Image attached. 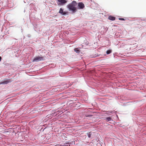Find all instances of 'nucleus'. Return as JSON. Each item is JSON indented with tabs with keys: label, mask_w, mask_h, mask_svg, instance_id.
I'll return each mask as SVG.
<instances>
[{
	"label": "nucleus",
	"mask_w": 146,
	"mask_h": 146,
	"mask_svg": "<svg viewBox=\"0 0 146 146\" xmlns=\"http://www.w3.org/2000/svg\"><path fill=\"white\" fill-rule=\"evenodd\" d=\"M107 112H109V113H112V111H107Z\"/></svg>",
	"instance_id": "nucleus-13"
},
{
	"label": "nucleus",
	"mask_w": 146,
	"mask_h": 146,
	"mask_svg": "<svg viewBox=\"0 0 146 146\" xmlns=\"http://www.w3.org/2000/svg\"><path fill=\"white\" fill-rule=\"evenodd\" d=\"M112 52V50H108L106 51V53L108 54H110Z\"/></svg>",
	"instance_id": "nucleus-10"
},
{
	"label": "nucleus",
	"mask_w": 146,
	"mask_h": 146,
	"mask_svg": "<svg viewBox=\"0 0 146 146\" xmlns=\"http://www.w3.org/2000/svg\"><path fill=\"white\" fill-rule=\"evenodd\" d=\"M74 50L77 53H79L80 52V50L78 49V48H75Z\"/></svg>",
	"instance_id": "nucleus-8"
},
{
	"label": "nucleus",
	"mask_w": 146,
	"mask_h": 146,
	"mask_svg": "<svg viewBox=\"0 0 146 146\" xmlns=\"http://www.w3.org/2000/svg\"><path fill=\"white\" fill-rule=\"evenodd\" d=\"M108 19L112 21H114L115 20V18L113 17L110 16L108 17Z\"/></svg>",
	"instance_id": "nucleus-7"
},
{
	"label": "nucleus",
	"mask_w": 146,
	"mask_h": 146,
	"mask_svg": "<svg viewBox=\"0 0 146 146\" xmlns=\"http://www.w3.org/2000/svg\"><path fill=\"white\" fill-rule=\"evenodd\" d=\"M57 1L58 2V4L60 5H64L67 2V1L65 0H57Z\"/></svg>",
	"instance_id": "nucleus-4"
},
{
	"label": "nucleus",
	"mask_w": 146,
	"mask_h": 146,
	"mask_svg": "<svg viewBox=\"0 0 146 146\" xmlns=\"http://www.w3.org/2000/svg\"><path fill=\"white\" fill-rule=\"evenodd\" d=\"M119 20H123V21L125 20V19H124L122 18H119Z\"/></svg>",
	"instance_id": "nucleus-12"
},
{
	"label": "nucleus",
	"mask_w": 146,
	"mask_h": 146,
	"mask_svg": "<svg viewBox=\"0 0 146 146\" xmlns=\"http://www.w3.org/2000/svg\"><path fill=\"white\" fill-rule=\"evenodd\" d=\"M92 134V133L91 132H90L87 133V135L89 138H90L91 137Z\"/></svg>",
	"instance_id": "nucleus-11"
},
{
	"label": "nucleus",
	"mask_w": 146,
	"mask_h": 146,
	"mask_svg": "<svg viewBox=\"0 0 146 146\" xmlns=\"http://www.w3.org/2000/svg\"><path fill=\"white\" fill-rule=\"evenodd\" d=\"M77 5V3L76 1H73L71 3L67 5V7L69 10L72 11L73 13H74L77 11L76 8L75 7Z\"/></svg>",
	"instance_id": "nucleus-1"
},
{
	"label": "nucleus",
	"mask_w": 146,
	"mask_h": 146,
	"mask_svg": "<svg viewBox=\"0 0 146 146\" xmlns=\"http://www.w3.org/2000/svg\"><path fill=\"white\" fill-rule=\"evenodd\" d=\"M1 56H0V62L1 61Z\"/></svg>",
	"instance_id": "nucleus-14"
},
{
	"label": "nucleus",
	"mask_w": 146,
	"mask_h": 146,
	"mask_svg": "<svg viewBox=\"0 0 146 146\" xmlns=\"http://www.w3.org/2000/svg\"><path fill=\"white\" fill-rule=\"evenodd\" d=\"M106 119L107 120V121H111L112 120V119L110 117H108L106 118Z\"/></svg>",
	"instance_id": "nucleus-9"
},
{
	"label": "nucleus",
	"mask_w": 146,
	"mask_h": 146,
	"mask_svg": "<svg viewBox=\"0 0 146 146\" xmlns=\"http://www.w3.org/2000/svg\"><path fill=\"white\" fill-rule=\"evenodd\" d=\"M78 7L79 9H83L85 6L84 4L82 2H80L78 3Z\"/></svg>",
	"instance_id": "nucleus-5"
},
{
	"label": "nucleus",
	"mask_w": 146,
	"mask_h": 146,
	"mask_svg": "<svg viewBox=\"0 0 146 146\" xmlns=\"http://www.w3.org/2000/svg\"><path fill=\"white\" fill-rule=\"evenodd\" d=\"M59 13L61 14L62 15H68L69 14V12L68 11H64L63 9L61 8L60 9Z\"/></svg>",
	"instance_id": "nucleus-3"
},
{
	"label": "nucleus",
	"mask_w": 146,
	"mask_h": 146,
	"mask_svg": "<svg viewBox=\"0 0 146 146\" xmlns=\"http://www.w3.org/2000/svg\"><path fill=\"white\" fill-rule=\"evenodd\" d=\"M11 82V80L10 79L6 80L4 81L1 82L0 84H7Z\"/></svg>",
	"instance_id": "nucleus-6"
},
{
	"label": "nucleus",
	"mask_w": 146,
	"mask_h": 146,
	"mask_svg": "<svg viewBox=\"0 0 146 146\" xmlns=\"http://www.w3.org/2000/svg\"><path fill=\"white\" fill-rule=\"evenodd\" d=\"M44 59V57L43 56H39L36 57L33 59V62H38L40 61L43 60Z\"/></svg>",
	"instance_id": "nucleus-2"
}]
</instances>
